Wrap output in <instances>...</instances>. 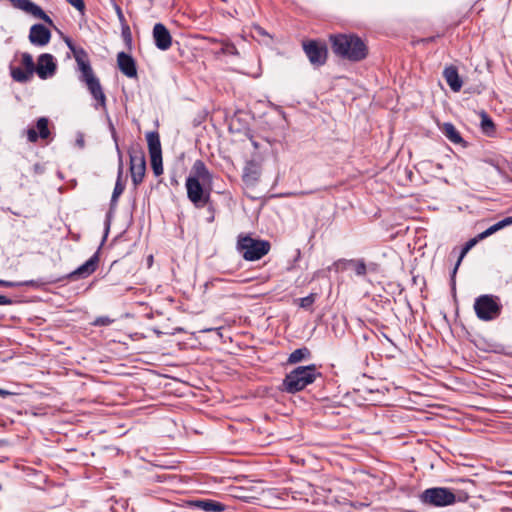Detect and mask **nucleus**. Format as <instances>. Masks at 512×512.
I'll return each mask as SVG.
<instances>
[{
	"instance_id": "nucleus-10",
	"label": "nucleus",
	"mask_w": 512,
	"mask_h": 512,
	"mask_svg": "<svg viewBox=\"0 0 512 512\" xmlns=\"http://www.w3.org/2000/svg\"><path fill=\"white\" fill-rule=\"evenodd\" d=\"M186 190L188 199L195 207L200 208L209 203V193L204 194L203 187L196 177H188L186 179Z\"/></svg>"
},
{
	"instance_id": "nucleus-27",
	"label": "nucleus",
	"mask_w": 512,
	"mask_h": 512,
	"mask_svg": "<svg viewBox=\"0 0 512 512\" xmlns=\"http://www.w3.org/2000/svg\"><path fill=\"white\" fill-rule=\"evenodd\" d=\"M213 43H220L222 45L221 49L217 52V54H225V55H232V56H239V51L237 50L236 46L228 41V40H217V39H210Z\"/></svg>"
},
{
	"instance_id": "nucleus-43",
	"label": "nucleus",
	"mask_w": 512,
	"mask_h": 512,
	"mask_svg": "<svg viewBox=\"0 0 512 512\" xmlns=\"http://www.w3.org/2000/svg\"><path fill=\"white\" fill-rule=\"evenodd\" d=\"M115 10H116V13H117L120 21H123L124 20V15H123V12H122V9L120 8V6L115 5Z\"/></svg>"
},
{
	"instance_id": "nucleus-14",
	"label": "nucleus",
	"mask_w": 512,
	"mask_h": 512,
	"mask_svg": "<svg viewBox=\"0 0 512 512\" xmlns=\"http://www.w3.org/2000/svg\"><path fill=\"white\" fill-rule=\"evenodd\" d=\"M116 150L118 153V162L119 163H118L117 180H116L115 187H114V190H113V193L111 196V201H110L111 209H113L117 206L118 199L125 189V185L122 183V175H123V169H124L123 156H122V152L117 143H116Z\"/></svg>"
},
{
	"instance_id": "nucleus-30",
	"label": "nucleus",
	"mask_w": 512,
	"mask_h": 512,
	"mask_svg": "<svg viewBox=\"0 0 512 512\" xmlns=\"http://www.w3.org/2000/svg\"><path fill=\"white\" fill-rule=\"evenodd\" d=\"M148 462L157 468L161 469H175L177 466V461L165 459L163 457H155L154 459L148 460Z\"/></svg>"
},
{
	"instance_id": "nucleus-18",
	"label": "nucleus",
	"mask_w": 512,
	"mask_h": 512,
	"mask_svg": "<svg viewBox=\"0 0 512 512\" xmlns=\"http://www.w3.org/2000/svg\"><path fill=\"white\" fill-rule=\"evenodd\" d=\"M36 128H37L38 132L34 128H29L27 130V138H28L29 142L34 143L38 140L39 137L42 139H46L49 137L50 131L48 128V119L47 118H45V117L39 118L36 123Z\"/></svg>"
},
{
	"instance_id": "nucleus-29",
	"label": "nucleus",
	"mask_w": 512,
	"mask_h": 512,
	"mask_svg": "<svg viewBox=\"0 0 512 512\" xmlns=\"http://www.w3.org/2000/svg\"><path fill=\"white\" fill-rule=\"evenodd\" d=\"M311 356V352L307 347H302L294 350L288 357L289 364H295L302 360L308 359Z\"/></svg>"
},
{
	"instance_id": "nucleus-33",
	"label": "nucleus",
	"mask_w": 512,
	"mask_h": 512,
	"mask_svg": "<svg viewBox=\"0 0 512 512\" xmlns=\"http://www.w3.org/2000/svg\"><path fill=\"white\" fill-rule=\"evenodd\" d=\"M150 161L155 176H160L163 173L162 154L150 156Z\"/></svg>"
},
{
	"instance_id": "nucleus-32",
	"label": "nucleus",
	"mask_w": 512,
	"mask_h": 512,
	"mask_svg": "<svg viewBox=\"0 0 512 512\" xmlns=\"http://www.w3.org/2000/svg\"><path fill=\"white\" fill-rule=\"evenodd\" d=\"M0 286L12 288V287H20V286H32V287H38L39 284L35 280H28L23 282H13V281H6L0 279Z\"/></svg>"
},
{
	"instance_id": "nucleus-7",
	"label": "nucleus",
	"mask_w": 512,
	"mask_h": 512,
	"mask_svg": "<svg viewBox=\"0 0 512 512\" xmlns=\"http://www.w3.org/2000/svg\"><path fill=\"white\" fill-rule=\"evenodd\" d=\"M420 499L424 504L443 507L456 501V495L448 488L433 487L422 492Z\"/></svg>"
},
{
	"instance_id": "nucleus-49",
	"label": "nucleus",
	"mask_w": 512,
	"mask_h": 512,
	"mask_svg": "<svg viewBox=\"0 0 512 512\" xmlns=\"http://www.w3.org/2000/svg\"><path fill=\"white\" fill-rule=\"evenodd\" d=\"M467 498H468L467 494L458 497L459 500H466Z\"/></svg>"
},
{
	"instance_id": "nucleus-5",
	"label": "nucleus",
	"mask_w": 512,
	"mask_h": 512,
	"mask_svg": "<svg viewBox=\"0 0 512 512\" xmlns=\"http://www.w3.org/2000/svg\"><path fill=\"white\" fill-rule=\"evenodd\" d=\"M80 71L79 80L87 86L92 97L96 100L95 108L101 107L106 110V96L103 92L99 79L95 76L91 64L83 65Z\"/></svg>"
},
{
	"instance_id": "nucleus-4",
	"label": "nucleus",
	"mask_w": 512,
	"mask_h": 512,
	"mask_svg": "<svg viewBox=\"0 0 512 512\" xmlns=\"http://www.w3.org/2000/svg\"><path fill=\"white\" fill-rule=\"evenodd\" d=\"M474 310L480 320L492 321L500 316L502 305L497 296L485 294L475 299Z\"/></svg>"
},
{
	"instance_id": "nucleus-52",
	"label": "nucleus",
	"mask_w": 512,
	"mask_h": 512,
	"mask_svg": "<svg viewBox=\"0 0 512 512\" xmlns=\"http://www.w3.org/2000/svg\"><path fill=\"white\" fill-rule=\"evenodd\" d=\"M152 259H153V257H152V256H149L148 262H151V261H152Z\"/></svg>"
},
{
	"instance_id": "nucleus-26",
	"label": "nucleus",
	"mask_w": 512,
	"mask_h": 512,
	"mask_svg": "<svg viewBox=\"0 0 512 512\" xmlns=\"http://www.w3.org/2000/svg\"><path fill=\"white\" fill-rule=\"evenodd\" d=\"M243 181L246 183H254L259 178V172L256 165L252 162L247 163L243 169Z\"/></svg>"
},
{
	"instance_id": "nucleus-40",
	"label": "nucleus",
	"mask_w": 512,
	"mask_h": 512,
	"mask_svg": "<svg viewBox=\"0 0 512 512\" xmlns=\"http://www.w3.org/2000/svg\"><path fill=\"white\" fill-rule=\"evenodd\" d=\"M496 232L495 228L492 226H490L489 228H487L485 231L481 232L479 235H478V238L480 240L494 234Z\"/></svg>"
},
{
	"instance_id": "nucleus-24",
	"label": "nucleus",
	"mask_w": 512,
	"mask_h": 512,
	"mask_svg": "<svg viewBox=\"0 0 512 512\" xmlns=\"http://www.w3.org/2000/svg\"><path fill=\"white\" fill-rule=\"evenodd\" d=\"M442 132L445 135V137L454 144H460L463 142V138L461 137L460 133L455 128V126L450 122L443 124Z\"/></svg>"
},
{
	"instance_id": "nucleus-17",
	"label": "nucleus",
	"mask_w": 512,
	"mask_h": 512,
	"mask_svg": "<svg viewBox=\"0 0 512 512\" xmlns=\"http://www.w3.org/2000/svg\"><path fill=\"white\" fill-rule=\"evenodd\" d=\"M51 39L50 30L43 24H34L30 28L29 41L36 46H45Z\"/></svg>"
},
{
	"instance_id": "nucleus-21",
	"label": "nucleus",
	"mask_w": 512,
	"mask_h": 512,
	"mask_svg": "<svg viewBox=\"0 0 512 512\" xmlns=\"http://www.w3.org/2000/svg\"><path fill=\"white\" fill-rule=\"evenodd\" d=\"M360 474L362 475L361 480L372 488H379L382 486L388 487V484L385 483L386 480H388V477L383 472L373 474L362 470L360 471Z\"/></svg>"
},
{
	"instance_id": "nucleus-44",
	"label": "nucleus",
	"mask_w": 512,
	"mask_h": 512,
	"mask_svg": "<svg viewBox=\"0 0 512 512\" xmlns=\"http://www.w3.org/2000/svg\"><path fill=\"white\" fill-rule=\"evenodd\" d=\"M501 223L503 224L504 227L511 225L512 224V216L502 219Z\"/></svg>"
},
{
	"instance_id": "nucleus-46",
	"label": "nucleus",
	"mask_w": 512,
	"mask_h": 512,
	"mask_svg": "<svg viewBox=\"0 0 512 512\" xmlns=\"http://www.w3.org/2000/svg\"><path fill=\"white\" fill-rule=\"evenodd\" d=\"M208 210H209V212L211 213V216H209L208 221H209V222H212V221L214 220V209H213V207L210 205V206L208 207Z\"/></svg>"
},
{
	"instance_id": "nucleus-28",
	"label": "nucleus",
	"mask_w": 512,
	"mask_h": 512,
	"mask_svg": "<svg viewBox=\"0 0 512 512\" xmlns=\"http://www.w3.org/2000/svg\"><path fill=\"white\" fill-rule=\"evenodd\" d=\"M10 74L14 81L19 83H27L31 80L33 74L21 69L20 67H10Z\"/></svg>"
},
{
	"instance_id": "nucleus-38",
	"label": "nucleus",
	"mask_w": 512,
	"mask_h": 512,
	"mask_svg": "<svg viewBox=\"0 0 512 512\" xmlns=\"http://www.w3.org/2000/svg\"><path fill=\"white\" fill-rule=\"evenodd\" d=\"M239 492L235 494V497L239 499H250L254 498L252 489L238 488Z\"/></svg>"
},
{
	"instance_id": "nucleus-47",
	"label": "nucleus",
	"mask_w": 512,
	"mask_h": 512,
	"mask_svg": "<svg viewBox=\"0 0 512 512\" xmlns=\"http://www.w3.org/2000/svg\"><path fill=\"white\" fill-rule=\"evenodd\" d=\"M493 227L495 228L496 232H497L498 230H500V229L504 228L503 224L501 223V220H500V221H498L497 223H495V224L493 225Z\"/></svg>"
},
{
	"instance_id": "nucleus-48",
	"label": "nucleus",
	"mask_w": 512,
	"mask_h": 512,
	"mask_svg": "<svg viewBox=\"0 0 512 512\" xmlns=\"http://www.w3.org/2000/svg\"><path fill=\"white\" fill-rule=\"evenodd\" d=\"M77 144H78L80 147H83V146H84V140H83V139H78V140H77Z\"/></svg>"
},
{
	"instance_id": "nucleus-11",
	"label": "nucleus",
	"mask_w": 512,
	"mask_h": 512,
	"mask_svg": "<svg viewBox=\"0 0 512 512\" xmlns=\"http://www.w3.org/2000/svg\"><path fill=\"white\" fill-rule=\"evenodd\" d=\"M57 69V65L53 55L49 53H43L38 57L35 72L40 79H48L52 77Z\"/></svg>"
},
{
	"instance_id": "nucleus-20",
	"label": "nucleus",
	"mask_w": 512,
	"mask_h": 512,
	"mask_svg": "<svg viewBox=\"0 0 512 512\" xmlns=\"http://www.w3.org/2000/svg\"><path fill=\"white\" fill-rule=\"evenodd\" d=\"M443 77L453 92H459L461 90L463 82L455 66L451 65L446 67L443 71Z\"/></svg>"
},
{
	"instance_id": "nucleus-50",
	"label": "nucleus",
	"mask_w": 512,
	"mask_h": 512,
	"mask_svg": "<svg viewBox=\"0 0 512 512\" xmlns=\"http://www.w3.org/2000/svg\"><path fill=\"white\" fill-rule=\"evenodd\" d=\"M156 481H158V482H162V481H163V478H162L161 476H157Z\"/></svg>"
},
{
	"instance_id": "nucleus-51",
	"label": "nucleus",
	"mask_w": 512,
	"mask_h": 512,
	"mask_svg": "<svg viewBox=\"0 0 512 512\" xmlns=\"http://www.w3.org/2000/svg\"><path fill=\"white\" fill-rule=\"evenodd\" d=\"M111 509H113L114 512H119L118 509L114 508L113 506H111Z\"/></svg>"
},
{
	"instance_id": "nucleus-31",
	"label": "nucleus",
	"mask_w": 512,
	"mask_h": 512,
	"mask_svg": "<svg viewBox=\"0 0 512 512\" xmlns=\"http://www.w3.org/2000/svg\"><path fill=\"white\" fill-rule=\"evenodd\" d=\"M478 240H480V239H479V238H478V236H477V237H475V238H472V239L468 240V241L465 243V245L463 246V248H462V250H461V253H460V255H459V258H458V260H457V263H456V265H455V267H454V269H453V271H452V278H454V276L456 275V272H457V270H458V267H459V265H460V263H461L462 259L464 258V256L468 253V251H469L472 247H474V246L476 245V243L478 242Z\"/></svg>"
},
{
	"instance_id": "nucleus-36",
	"label": "nucleus",
	"mask_w": 512,
	"mask_h": 512,
	"mask_svg": "<svg viewBox=\"0 0 512 512\" xmlns=\"http://www.w3.org/2000/svg\"><path fill=\"white\" fill-rule=\"evenodd\" d=\"M316 300V294L311 293L306 297L299 298L296 301L298 302L299 306L304 309H309Z\"/></svg>"
},
{
	"instance_id": "nucleus-22",
	"label": "nucleus",
	"mask_w": 512,
	"mask_h": 512,
	"mask_svg": "<svg viewBox=\"0 0 512 512\" xmlns=\"http://www.w3.org/2000/svg\"><path fill=\"white\" fill-rule=\"evenodd\" d=\"M65 42H66L68 48L73 53V56L75 58V61L77 62L79 69H81L83 67V65L90 64L88 54L82 47L75 46L74 43L72 42V40H70L69 38H67L65 40Z\"/></svg>"
},
{
	"instance_id": "nucleus-2",
	"label": "nucleus",
	"mask_w": 512,
	"mask_h": 512,
	"mask_svg": "<svg viewBox=\"0 0 512 512\" xmlns=\"http://www.w3.org/2000/svg\"><path fill=\"white\" fill-rule=\"evenodd\" d=\"M318 377H321V373L314 364L299 366L286 374L282 381L281 390L289 394H295L312 384Z\"/></svg>"
},
{
	"instance_id": "nucleus-41",
	"label": "nucleus",
	"mask_w": 512,
	"mask_h": 512,
	"mask_svg": "<svg viewBox=\"0 0 512 512\" xmlns=\"http://www.w3.org/2000/svg\"><path fill=\"white\" fill-rule=\"evenodd\" d=\"M13 304V300L4 296V295H0V306L2 305H12Z\"/></svg>"
},
{
	"instance_id": "nucleus-45",
	"label": "nucleus",
	"mask_w": 512,
	"mask_h": 512,
	"mask_svg": "<svg viewBox=\"0 0 512 512\" xmlns=\"http://www.w3.org/2000/svg\"><path fill=\"white\" fill-rule=\"evenodd\" d=\"M10 395H12V393L10 391H7V390H4V389L0 388V397L5 398V397L10 396Z\"/></svg>"
},
{
	"instance_id": "nucleus-42",
	"label": "nucleus",
	"mask_w": 512,
	"mask_h": 512,
	"mask_svg": "<svg viewBox=\"0 0 512 512\" xmlns=\"http://www.w3.org/2000/svg\"><path fill=\"white\" fill-rule=\"evenodd\" d=\"M109 127H110V130H111V134H112L113 139L115 140V142H117L116 130H115V127H114V125L112 124V122L110 120H109Z\"/></svg>"
},
{
	"instance_id": "nucleus-34",
	"label": "nucleus",
	"mask_w": 512,
	"mask_h": 512,
	"mask_svg": "<svg viewBox=\"0 0 512 512\" xmlns=\"http://www.w3.org/2000/svg\"><path fill=\"white\" fill-rule=\"evenodd\" d=\"M482 120H481V128L486 134H491L495 130V125L492 121V119L487 115L486 112L481 113Z\"/></svg>"
},
{
	"instance_id": "nucleus-3",
	"label": "nucleus",
	"mask_w": 512,
	"mask_h": 512,
	"mask_svg": "<svg viewBox=\"0 0 512 512\" xmlns=\"http://www.w3.org/2000/svg\"><path fill=\"white\" fill-rule=\"evenodd\" d=\"M269 241L254 239L250 236H239L237 241V250L247 261H256L261 259L270 251Z\"/></svg>"
},
{
	"instance_id": "nucleus-15",
	"label": "nucleus",
	"mask_w": 512,
	"mask_h": 512,
	"mask_svg": "<svg viewBox=\"0 0 512 512\" xmlns=\"http://www.w3.org/2000/svg\"><path fill=\"white\" fill-rule=\"evenodd\" d=\"M99 257L98 254L95 253L91 256L85 263L79 266L76 270L70 272L66 278L75 280L78 278H86L90 276L98 267Z\"/></svg>"
},
{
	"instance_id": "nucleus-6",
	"label": "nucleus",
	"mask_w": 512,
	"mask_h": 512,
	"mask_svg": "<svg viewBox=\"0 0 512 512\" xmlns=\"http://www.w3.org/2000/svg\"><path fill=\"white\" fill-rule=\"evenodd\" d=\"M80 71L79 80L87 86L92 97L96 100L95 108L101 107L106 110V96L103 92L99 79L95 76L91 64L83 65Z\"/></svg>"
},
{
	"instance_id": "nucleus-12",
	"label": "nucleus",
	"mask_w": 512,
	"mask_h": 512,
	"mask_svg": "<svg viewBox=\"0 0 512 512\" xmlns=\"http://www.w3.org/2000/svg\"><path fill=\"white\" fill-rule=\"evenodd\" d=\"M152 36L154 44L159 50L166 51L171 47L172 36L164 24L156 23L153 27Z\"/></svg>"
},
{
	"instance_id": "nucleus-13",
	"label": "nucleus",
	"mask_w": 512,
	"mask_h": 512,
	"mask_svg": "<svg viewBox=\"0 0 512 512\" xmlns=\"http://www.w3.org/2000/svg\"><path fill=\"white\" fill-rule=\"evenodd\" d=\"M349 268L353 269L357 276H365L367 273L366 264L363 259H340L335 261L329 269H335L338 272Z\"/></svg>"
},
{
	"instance_id": "nucleus-9",
	"label": "nucleus",
	"mask_w": 512,
	"mask_h": 512,
	"mask_svg": "<svg viewBox=\"0 0 512 512\" xmlns=\"http://www.w3.org/2000/svg\"><path fill=\"white\" fill-rule=\"evenodd\" d=\"M303 50L314 67L323 66L327 61V47L316 40L303 42Z\"/></svg>"
},
{
	"instance_id": "nucleus-25",
	"label": "nucleus",
	"mask_w": 512,
	"mask_h": 512,
	"mask_svg": "<svg viewBox=\"0 0 512 512\" xmlns=\"http://www.w3.org/2000/svg\"><path fill=\"white\" fill-rule=\"evenodd\" d=\"M192 171L194 173L193 177L197 179L209 180L211 178V174L202 160H196L194 162Z\"/></svg>"
},
{
	"instance_id": "nucleus-8",
	"label": "nucleus",
	"mask_w": 512,
	"mask_h": 512,
	"mask_svg": "<svg viewBox=\"0 0 512 512\" xmlns=\"http://www.w3.org/2000/svg\"><path fill=\"white\" fill-rule=\"evenodd\" d=\"M130 173L133 185L137 187L143 182L146 172V160L144 151L140 148H131L129 150Z\"/></svg>"
},
{
	"instance_id": "nucleus-1",
	"label": "nucleus",
	"mask_w": 512,
	"mask_h": 512,
	"mask_svg": "<svg viewBox=\"0 0 512 512\" xmlns=\"http://www.w3.org/2000/svg\"><path fill=\"white\" fill-rule=\"evenodd\" d=\"M329 40L333 53L343 59L358 62L368 54L366 44L355 34H332Z\"/></svg>"
},
{
	"instance_id": "nucleus-16",
	"label": "nucleus",
	"mask_w": 512,
	"mask_h": 512,
	"mask_svg": "<svg viewBox=\"0 0 512 512\" xmlns=\"http://www.w3.org/2000/svg\"><path fill=\"white\" fill-rule=\"evenodd\" d=\"M117 65L119 70L128 78L137 77V67L134 58L124 51L117 54Z\"/></svg>"
},
{
	"instance_id": "nucleus-39",
	"label": "nucleus",
	"mask_w": 512,
	"mask_h": 512,
	"mask_svg": "<svg viewBox=\"0 0 512 512\" xmlns=\"http://www.w3.org/2000/svg\"><path fill=\"white\" fill-rule=\"evenodd\" d=\"M70 5L75 7L78 11H83L85 9V3L83 0H66Z\"/></svg>"
},
{
	"instance_id": "nucleus-35",
	"label": "nucleus",
	"mask_w": 512,
	"mask_h": 512,
	"mask_svg": "<svg viewBox=\"0 0 512 512\" xmlns=\"http://www.w3.org/2000/svg\"><path fill=\"white\" fill-rule=\"evenodd\" d=\"M22 57V64L25 67V70L28 71V73L34 74L36 65L33 61V57L28 52H24L21 55Z\"/></svg>"
},
{
	"instance_id": "nucleus-19",
	"label": "nucleus",
	"mask_w": 512,
	"mask_h": 512,
	"mask_svg": "<svg viewBox=\"0 0 512 512\" xmlns=\"http://www.w3.org/2000/svg\"><path fill=\"white\" fill-rule=\"evenodd\" d=\"M190 507L200 509L204 512H223L226 505L213 499H200L189 502Z\"/></svg>"
},
{
	"instance_id": "nucleus-23",
	"label": "nucleus",
	"mask_w": 512,
	"mask_h": 512,
	"mask_svg": "<svg viewBox=\"0 0 512 512\" xmlns=\"http://www.w3.org/2000/svg\"><path fill=\"white\" fill-rule=\"evenodd\" d=\"M146 140L148 144V150L150 156L162 154L160 136L158 132L151 131L146 134Z\"/></svg>"
},
{
	"instance_id": "nucleus-37",
	"label": "nucleus",
	"mask_w": 512,
	"mask_h": 512,
	"mask_svg": "<svg viewBox=\"0 0 512 512\" xmlns=\"http://www.w3.org/2000/svg\"><path fill=\"white\" fill-rule=\"evenodd\" d=\"M114 322L113 319H111L110 317L108 316H100V317H97L93 322L92 324L94 326H108L110 324H112Z\"/></svg>"
}]
</instances>
